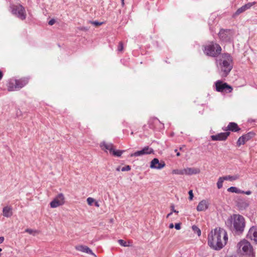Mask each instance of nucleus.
Wrapping results in <instances>:
<instances>
[{
  "label": "nucleus",
  "mask_w": 257,
  "mask_h": 257,
  "mask_svg": "<svg viewBox=\"0 0 257 257\" xmlns=\"http://www.w3.org/2000/svg\"><path fill=\"white\" fill-rule=\"evenodd\" d=\"M227 239V234L225 230L216 228L208 234V244L215 250H219L224 246Z\"/></svg>",
  "instance_id": "nucleus-1"
},
{
  "label": "nucleus",
  "mask_w": 257,
  "mask_h": 257,
  "mask_svg": "<svg viewBox=\"0 0 257 257\" xmlns=\"http://www.w3.org/2000/svg\"><path fill=\"white\" fill-rule=\"evenodd\" d=\"M226 226L235 235L241 234L245 228L244 218L239 214L230 216L225 221Z\"/></svg>",
  "instance_id": "nucleus-2"
},
{
  "label": "nucleus",
  "mask_w": 257,
  "mask_h": 257,
  "mask_svg": "<svg viewBox=\"0 0 257 257\" xmlns=\"http://www.w3.org/2000/svg\"><path fill=\"white\" fill-rule=\"evenodd\" d=\"M216 65L220 76L222 78L226 77L233 68L232 57L228 53L222 54L221 59L216 60Z\"/></svg>",
  "instance_id": "nucleus-3"
},
{
  "label": "nucleus",
  "mask_w": 257,
  "mask_h": 257,
  "mask_svg": "<svg viewBox=\"0 0 257 257\" xmlns=\"http://www.w3.org/2000/svg\"><path fill=\"white\" fill-rule=\"evenodd\" d=\"M221 48L219 44L210 42L203 46V51L205 54L213 57H217L221 52Z\"/></svg>",
  "instance_id": "nucleus-4"
},
{
  "label": "nucleus",
  "mask_w": 257,
  "mask_h": 257,
  "mask_svg": "<svg viewBox=\"0 0 257 257\" xmlns=\"http://www.w3.org/2000/svg\"><path fill=\"white\" fill-rule=\"evenodd\" d=\"M12 14L21 20L26 18L27 14L25 8L19 3H11L10 6Z\"/></svg>",
  "instance_id": "nucleus-5"
},
{
  "label": "nucleus",
  "mask_w": 257,
  "mask_h": 257,
  "mask_svg": "<svg viewBox=\"0 0 257 257\" xmlns=\"http://www.w3.org/2000/svg\"><path fill=\"white\" fill-rule=\"evenodd\" d=\"M237 247L240 251L242 252L250 257L254 256L253 249L250 242L246 240H242L237 244Z\"/></svg>",
  "instance_id": "nucleus-6"
},
{
  "label": "nucleus",
  "mask_w": 257,
  "mask_h": 257,
  "mask_svg": "<svg viewBox=\"0 0 257 257\" xmlns=\"http://www.w3.org/2000/svg\"><path fill=\"white\" fill-rule=\"evenodd\" d=\"M233 32L230 29H221L218 33L220 39L223 42H230L233 39Z\"/></svg>",
  "instance_id": "nucleus-7"
},
{
  "label": "nucleus",
  "mask_w": 257,
  "mask_h": 257,
  "mask_svg": "<svg viewBox=\"0 0 257 257\" xmlns=\"http://www.w3.org/2000/svg\"><path fill=\"white\" fill-rule=\"evenodd\" d=\"M216 90L220 92H230L232 88L231 86L227 84L226 82H223L221 80H217L215 83Z\"/></svg>",
  "instance_id": "nucleus-8"
},
{
  "label": "nucleus",
  "mask_w": 257,
  "mask_h": 257,
  "mask_svg": "<svg viewBox=\"0 0 257 257\" xmlns=\"http://www.w3.org/2000/svg\"><path fill=\"white\" fill-rule=\"evenodd\" d=\"M154 153V150L150 147L149 146H145L141 150L137 151L134 153H132L130 155L131 157H140L143 156L144 155H150Z\"/></svg>",
  "instance_id": "nucleus-9"
},
{
  "label": "nucleus",
  "mask_w": 257,
  "mask_h": 257,
  "mask_svg": "<svg viewBox=\"0 0 257 257\" xmlns=\"http://www.w3.org/2000/svg\"><path fill=\"white\" fill-rule=\"evenodd\" d=\"M255 135V134L253 132H249V133H247L246 134H245L244 135H242V136L240 137L239 139H238L237 141V146L239 147L241 145H243L247 141L250 140L251 138H252Z\"/></svg>",
  "instance_id": "nucleus-10"
},
{
  "label": "nucleus",
  "mask_w": 257,
  "mask_h": 257,
  "mask_svg": "<svg viewBox=\"0 0 257 257\" xmlns=\"http://www.w3.org/2000/svg\"><path fill=\"white\" fill-rule=\"evenodd\" d=\"M247 237L253 240L254 243L257 244V226H252L250 228Z\"/></svg>",
  "instance_id": "nucleus-11"
},
{
  "label": "nucleus",
  "mask_w": 257,
  "mask_h": 257,
  "mask_svg": "<svg viewBox=\"0 0 257 257\" xmlns=\"http://www.w3.org/2000/svg\"><path fill=\"white\" fill-rule=\"evenodd\" d=\"M166 164L164 162H159V160L157 158L153 159L150 164V168L152 169H155L160 170L163 168L165 166Z\"/></svg>",
  "instance_id": "nucleus-12"
},
{
  "label": "nucleus",
  "mask_w": 257,
  "mask_h": 257,
  "mask_svg": "<svg viewBox=\"0 0 257 257\" xmlns=\"http://www.w3.org/2000/svg\"><path fill=\"white\" fill-rule=\"evenodd\" d=\"M256 2H253L252 3H248L247 4L242 6L240 8H238L236 11L233 15V17H235L236 16L239 15L241 13L246 11V10L251 8V7L255 5Z\"/></svg>",
  "instance_id": "nucleus-13"
},
{
  "label": "nucleus",
  "mask_w": 257,
  "mask_h": 257,
  "mask_svg": "<svg viewBox=\"0 0 257 257\" xmlns=\"http://www.w3.org/2000/svg\"><path fill=\"white\" fill-rule=\"evenodd\" d=\"M230 133L228 132L224 133H220L215 135L211 136V139L213 141H225L229 136Z\"/></svg>",
  "instance_id": "nucleus-14"
},
{
  "label": "nucleus",
  "mask_w": 257,
  "mask_h": 257,
  "mask_svg": "<svg viewBox=\"0 0 257 257\" xmlns=\"http://www.w3.org/2000/svg\"><path fill=\"white\" fill-rule=\"evenodd\" d=\"M237 207L240 210H245L249 205V201L245 199H239L237 201Z\"/></svg>",
  "instance_id": "nucleus-15"
},
{
  "label": "nucleus",
  "mask_w": 257,
  "mask_h": 257,
  "mask_svg": "<svg viewBox=\"0 0 257 257\" xmlns=\"http://www.w3.org/2000/svg\"><path fill=\"white\" fill-rule=\"evenodd\" d=\"M209 206V203L205 200L201 201L196 207V209L198 211H205Z\"/></svg>",
  "instance_id": "nucleus-16"
},
{
  "label": "nucleus",
  "mask_w": 257,
  "mask_h": 257,
  "mask_svg": "<svg viewBox=\"0 0 257 257\" xmlns=\"http://www.w3.org/2000/svg\"><path fill=\"white\" fill-rule=\"evenodd\" d=\"M17 81L16 79H10L8 83V89L9 91L17 90V87L16 86Z\"/></svg>",
  "instance_id": "nucleus-17"
},
{
  "label": "nucleus",
  "mask_w": 257,
  "mask_h": 257,
  "mask_svg": "<svg viewBox=\"0 0 257 257\" xmlns=\"http://www.w3.org/2000/svg\"><path fill=\"white\" fill-rule=\"evenodd\" d=\"M76 249L80 251L83 252H85L88 254L94 255V254L93 253L92 251L90 248H89L88 246L85 245H78L76 246Z\"/></svg>",
  "instance_id": "nucleus-18"
},
{
  "label": "nucleus",
  "mask_w": 257,
  "mask_h": 257,
  "mask_svg": "<svg viewBox=\"0 0 257 257\" xmlns=\"http://www.w3.org/2000/svg\"><path fill=\"white\" fill-rule=\"evenodd\" d=\"M17 90H19L25 86L28 82V79L23 78L20 79H16Z\"/></svg>",
  "instance_id": "nucleus-19"
},
{
  "label": "nucleus",
  "mask_w": 257,
  "mask_h": 257,
  "mask_svg": "<svg viewBox=\"0 0 257 257\" xmlns=\"http://www.w3.org/2000/svg\"><path fill=\"white\" fill-rule=\"evenodd\" d=\"M3 216L6 217H10L13 215L12 207L10 206H7L3 209Z\"/></svg>",
  "instance_id": "nucleus-20"
},
{
  "label": "nucleus",
  "mask_w": 257,
  "mask_h": 257,
  "mask_svg": "<svg viewBox=\"0 0 257 257\" xmlns=\"http://www.w3.org/2000/svg\"><path fill=\"white\" fill-rule=\"evenodd\" d=\"M200 169L197 168H187L185 169V174L187 175H192L197 174L200 173Z\"/></svg>",
  "instance_id": "nucleus-21"
},
{
  "label": "nucleus",
  "mask_w": 257,
  "mask_h": 257,
  "mask_svg": "<svg viewBox=\"0 0 257 257\" xmlns=\"http://www.w3.org/2000/svg\"><path fill=\"white\" fill-rule=\"evenodd\" d=\"M240 128L238 126L237 124L235 122H229L227 127L226 130H229L233 132H237L239 131Z\"/></svg>",
  "instance_id": "nucleus-22"
},
{
  "label": "nucleus",
  "mask_w": 257,
  "mask_h": 257,
  "mask_svg": "<svg viewBox=\"0 0 257 257\" xmlns=\"http://www.w3.org/2000/svg\"><path fill=\"white\" fill-rule=\"evenodd\" d=\"M100 147L103 149H105L107 150H108L110 152V153H111L113 148V145L111 143L110 144H106L105 142H103L100 144Z\"/></svg>",
  "instance_id": "nucleus-23"
},
{
  "label": "nucleus",
  "mask_w": 257,
  "mask_h": 257,
  "mask_svg": "<svg viewBox=\"0 0 257 257\" xmlns=\"http://www.w3.org/2000/svg\"><path fill=\"white\" fill-rule=\"evenodd\" d=\"M50 204L51 208H56L58 206L62 205L63 204L61 202H59L58 200L54 199L50 202Z\"/></svg>",
  "instance_id": "nucleus-24"
},
{
  "label": "nucleus",
  "mask_w": 257,
  "mask_h": 257,
  "mask_svg": "<svg viewBox=\"0 0 257 257\" xmlns=\"http://www.w3.org/2000/svg\"><path fill=\"white\" fill-rule=\"evenodd\" d=\"M160 122L158 118H154L152 120H150L149 121V126L151 129L154 130L155 128V126H154L153 124L154 123L156 124V123H160Z\"/></svg>",
  "instance_id": "nucleus-25"
},
{
  "label": "nucleus",
  "mask_w": 257,
  "mask_h": 257,
  "mask_svg": "<svg viewBox=\"0 0 257 257\" xmlns=\"http://www.w3.org/2000/svg\"><path fill=\"white\" fill-rule=\"evenodd\" d=\"M223 177H224V179H225V180H229L230 181H232L235 180L239 178V176L238 175H234V176L228 175V176H223Z\"/></svg>",
  "instance_id": "nucleus-26"
},
{
  "label": "nucleus",
  "mask_w": 257,
  "mask_h": 257,
  "mask_svg": "<svg viewBox=\"0 0 257 257\" xmlns=\"http://www.w3.org/2000/svg\"><path fill=\"white\" fill-rule=\"evenodd\" d=\"M227 191L230 192L236 193H240L241 190L238 189L235 187H230L227 189Z\"/></svg>",
  "instance_id": "nucleus-27"
},
{
  "label": "nucleus",
  "mask_w": 257,
  "mask_h": 257,
  "mask_svg": "<svg viewBox=\"0 0 257 257\" xmlns=\"http://www.w3.org/2000/svg\"><path fill=\"white\" fill-rule=\"evenodd\" d=\"M123 152V151L116 150L113 149V150L110 154H112L114 156L120 157V156H121V155H122Z\"/></svg>",
  "instance_id": "nucleus-28"
},
{
  "label": "nucleus",
  "mask_w": 257,
  "mask_h": 257,
  "mask_svg": "<svg viewBox=\"0 0 257 257\" xmlns=\"http://www.w3.org/2000/svg\"><path fill=\"white\" fill-rule=\"evenodd\" d=\"M225 179H224V177H219L218 181L217 182V186L218 189H221L223 186V183Z\"/></svg>",
  "instance_id": "nucleus-29"
},
{
  "label": "nucleus",
  "mask_w": 257,
  "mask_h": 257,
  "mask_svg": "<svg viewBox=\"0 0 257 257\" xmlns=\"http://www.w3.org/2000/svg\"><path fill=\"white\" fill-rule=\"evenodd\" d=\"M172 173L173 174L184 175L185 174V169L181 170L174 169L172 171Z\"/></svg>",
  "instance_id": "nucleus-30"
},
{
  "label": "nucleus",
  "mask_w": 257,
  "mask_h": 257,
  "mask_svg": "<svg viewBox=\"0 0 257 257\" xmlns=\"http://www.w3.org/2000/svg\"><path fill=\"white\" fill-rule=\"evenodd\" d=\"M55 199L58 200L59 202H61L63 204L64 202V196L62 193L59 194Z\"/></svg>",
  "instance_id": "nucleus-31"
},
{
  "label": "nucleus",
  "mask_w": 257,
  "mask_h": 257,
  "mask_svg": "<svg viewBox=\"0 0 257 257\" xmlns=\"http://www.w3.org/2000/svg\"><path fill=\"white\" fill-rule=\"evenodd\" d=\"M118 242L119 244L122 246L126 247L129 246L128 243L122 239H119L118 240Z\"/></svg>",
  "instance_id": "nucleus-32"
},
{
  "label": "nucleus",
  "mask_w": 257,
  "mask_h": 257,
  "mask_svg": "<svg viewBox=\"0 0 257 257\" xmlns=\"http://www.w3.org/2000/svg\"><path fill=\"white\" fill-rule=\"evenodd\" d=\"M192 229L195 231V232H196L198 235V236H200L201 235V230L198 227H197L195 225H193L192 226Z\"/></svg>",
  "instance_id": "nucleus-33"
},
{
  "label": "nucleus",
  "mask_w": 257,
  "mask_h": 257,
  "mask_svg": "<svg viewBox=\"0 0 257 257\" xmlns=\"http://www.w3.org/2000/svg\"><path fill=\"white\" fill-rule=\"evenodd\" d=\"M123 45L122 42H119L118 48H117V51L119 52H121L123 50Z\"/></svg>",
  "instance_id": "nucleus-34"
},
{
  "label": "nucleus",
  "mask_w": 257,
  "mask_h": 257,
  "mask_svg": "<svg viewBox=\"0 0 257 257\" xmlns=\"http://www.w3.org/2000/svg\"><path fill=\"white\" fill-rule=\"evenodd\" d=\"M94 200L93 198L91 197H88L87 199V202L88 205H92V203L94 202Z\"/></svg>",
  "instance_id": "nucleus-35"
},
{
  "label": "nucleus",
  "mask_w": 257,
  "mask_h": 257,
  "mask_svg": "<svg viewBox=\"0 0 257 257\" xmlns=\"http://www.w3.org/2000/svg\"><path fill=\"white\" fill-rule=\"evenodd\" d=\"M25 232L29 233L30 234H33L34 235V233H35L37 232L36 230H33L32 229L27 228L25 230Z\"/></svg>",
  "instance_id": "nucleus-36"
},
{
  "label": "nucleus",
  "mask_w": 257,
  "mask_h": 257,
  "mask_svg": "<svg viewBox=\"0 0 257 257\" xmlns=\"http://www.w3.org/2000/svg\"><path fill=\"white\" fill-rule=\"evenodd\" d=\"M130 170L131 167L129 165L125 166L124 167H123L121 169V171L122 172L128 171H130Z\"/></svg>",
  "instance_id": "nucleus-37"
},
{
  "label": "nucleus",
  "mask_w": 257,
  "mask_h": 257,
  "mask_svg": "<svg viewBox=\"0 0 257 257\" xmlns=\"http://www.w3.org/2000/svg\"><path fill=\"white\" fill-rule=\"evenodd\" d=\"M90 23L95 26H100L102 24V22H99L98 21H90Z\"/></svg>",
  "instance_id": "nucleus-38"
},
{
  "label": "nucleus",
  "mask_w": 257,
  "mask_h": 257,
  "mask_svg": "<svg viewBox=\"0 0 257 257\" xmlns=\"http://www.w3.org/2000/svg\"><path fill=\"white\" fill-rule=\"evenodd\" d=\"M188 194H189V200H192L193 199V197H194L193 193V191L192 190H189V191L188 192Z\"/></svg>",
  "instance_id": "nucleus-39"
},
{
  "label": "nucleus",
  "mask_w": 257,
  "mask_h": 257,
  "mask_svg": "<svg viewBox=\"0 0 257 257\" xmlns=\"http://www.w3.org/2000/svg\"><path fill=\"white\" fill-rule=\"evenodd\" d=\"M174 227L176 229L179 230L181 228V224L179 223H175Z\"/></svg>",
  "instance_id": "nucleus-40"
},
{
  "label": "nucleus",
  "mask_w": 257,
  "mask_h": 257,
  "mask_svg": "<svg viewBox=\"0 0 257 257\" xmlns=\"http://www.w3.org/2000/svg\"><path fill=\"white\" fill-rule=\"evenodd\" d=\"M55 20L54 19H52L49 21L48 24L50 26H52L53 25H54L55 24Z\"/></svg>",
  "instance_id": "nucleus-41"
},
{
  "label": "nucleus",
  "mask_w": 257,
  "mask_h": 257,
  "mask_svg": "<svg viewBox=\"0 0 257 257\" xmlns=\"http://www.w3.org/2000/svg\"><path fill=\"white\" fill-rule=\"evenodd\" d=\"M240 193L245 194H246V195H248L251 194V192L250 191H249V190L246 191H244L241 190V193Z\"/></svg>",
  "instance_id": "nucleus-42"
},
{
  "label": "nucleus",
  "mask_w": 257,
  "mask_h": 257,
  "mask_svg": "<svg viewBox=\"0 0 257 257\" xmlns=\"http://www.w3.org/2000/svg\"><path fill=\"white\" fill-rule=\"evenodd\" d=\"M171 209H172V212H175V213H178V211L176 210L175 209H174V205H171Z\"/></svg>",
  "instance_id": "nucleus-43"
},
{
  "label": "nucleus",
  "mask_w": 257,
  "mask_h": 257,
  "mask_svg": "<svg viewBox=\"0 0 257 257\" xmlns=\"http://www.w3.org/2000/svg\"><path fill=\"white\" fill-rule=\"evenodd\" d=\"M4 241V237L3 236L0 237V243H2Z\"/></svg>",
  "instance_id": "nucleus-44"
},
{
  "label": "nucleus",
  "mask_w": 257,
  "mask_h": 257,
  "mask_svg": "<svg viewBox=\"0 0 257 257\" xmlns=\"http://www.w3.org/2000/svg\"><path fill=\"white\" fill-rule=\"evenodd\" d=\"M3 73L2 71L0 70V80L2 79V78H3Z\"/></svg>",
  "instance_id": "nucleus-45"
},
{
  "label": "nucleus",
  "mask_w": 257,
  "mask_h": 257,
  "mask_svg": "<svg viewBox=\"0 0 257 257\" xmlns=\"http://www.w3.org/2000/svg\"><path fill=\"white\" fill-rule=\"evenodd\" d=\"M174 224L173 223H171L169 225V228H173L174 227Z\"/></svg>",
  "instance_id": "nucleus-46"
},
{
  "label": "nucleus",
  "mask_w": 257,
  "mask_h": 257,
  "mask_svg": "<svg viewBox=\"0 0 257 257\" xmlns=\"http://www.w3.org/2000/svg\"><path fill=\"white\" fill-rule=\"evenodd\" d=\"M175 151L176 152H177L176 155H177V156H179L180 155V153L178 152V150H177V149H176V150H175Z\"/></svg>",
  "instance_id": "nucleus-47"
},
{
  "label": "nucleus",
  "mask_w": 257,
  "mask_h": 257,
  "mask_svg": "<svg viewBox=\"0 0 257 257\" xmlns=\"http://www.w3.org/2000/svg\"><path fill=\"white\" fill-rule=\"evenodd\" d=\"M121 6L122 7H123L124 5V0H121Z\"/></svg>",
  "instance_id": "nucleus-48"
},
{
  "label": "nucleus",
  "mask_w": 257,
  "mask_h": 257,
  "mask_svg": "<svg viewBox=\"0 0 257 257\" xmlns=\"http://www.w3.org/2000/svg\"><path fill=\"white\" fill-rule=\"evenodd\" d=\"M95 206H96V207H99V204H98V203L97 202H95Z\"/></svg>",
  "instance_id": "nucleus-49"
},
{
  "label": "nucleus",
  "mask_w": 257,
  "mask_h": 257,
  "mask_svg": "<svg viewBox=\"0 0 257 257\" xmlns=\"http://www.w3.org/2000/svg\"><path fill=\"white\" fill-rule=\"evenodd\" d=\"M172 214V212H170V213H169L167 216V217H169L170 215H171Z\"/></svg>",
  "instance_id": "nucleus-50"
},
{
  "label": "nucleus",
  "mask_w": 257,
  "mask_h": 257,
  "mask_svg": "<svg viewBox=\"0 0 257 257\" xmlns=\"http://www.w3.org/2000/svg\"><path fill=\"white\" fill-rule=\"evenodd\" d=\"M81 30H87V29H86L85 28H83L81 29Z\"/></svg>",
  "instance_id": "nucleus-51"
},
{
  "label": "nucleus",
  "mask_w": 257,
  "mask_h": 257,
  "mask_svg": "<svg viewBox=\"0 0 257 257\" xmlns=\"http://www.w3.org/2000/svg\"><path fill=\"white\" fill-rule=\"evenodd\" d=\"M2 250V249L0 248V252Z\"/></svg>",
  "instance_id": "nucleus-52"
}]
</instances>
